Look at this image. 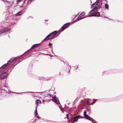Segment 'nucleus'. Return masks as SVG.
<instances>
[{"label": "nucleus", "instance_id": "nucleus-18", "mask_svg": "<svg viewBox=\"0 0 123 123\" xmlns=\"http://www.w3.org/2000/svg\"><path fill=\"white\" fill-rule=\"evenodd\" d=\"M60 109L61 111H62V112L63 113L64 111V110L63 109V108L62 107H60Z\"/></svg>", "mask_w": 123, "mask_h": 123}, {"label": "nucleus", "instance_id": "nucleus-5", "mask_svg": "<svg viewBox=\"0 0 123 123\" xmlns=\"http://www.w3.org/2000/svg\"><path fill=\"white\" fill-rule=\"evenodd\" d=\"M69 25V23H67L65 24L62 27L60 30L61 31H63L64 29H66L68 27Z\"/></svg>", "mask_w": 123, "mask_h": 123}, {"label": "nucleus", "instance_id": "nucleus-29", "mask_svg": "<svg viewBox=\"0 0 123 123\" xmlns=\"http://www.w3.org/2000/svg\"><path fill=\"white\" fill-rule=\"evenodd\" d=\"M98 5V3H97V4H96V5H96V6H97V5Z\"/></svg>", "mask_w": 123, "mask_h": 123}, {"label": "nucleus", "instance_id": "nucleus-17", "mask_svg": "<svg viewBox=\"0 0 123 123\" xmlns=\"http://www.w3.org/2000/svg\"><path fill=\"white\" fill-rule=\"evenodd\" d=\"M80 15H81V16H84L85 15V12H82L81 13V14Z\"/></svg>", "mask_w": 123, "mask_h": 123}, {"label": "nucleus", "instance_id": "nucleus-26", "mask_svg": "<svg viewBox=\"0 0 123 123\" xmlns=\"http://www.w3.org/2000/svg\"><path fill=\"white\" fill-rule=\"evenodd\" d=\"M79 118H84V117H82L80 116V117H79Z\"/></svg>", "mask_w": 123, "mask_h": 123}, {"label": "nucleus", "instance_id": "nucleus-23", "mask_svg": "<svg viewBox=\"0 0 123 123\" xmlns=\"http://www.w3.org/2000/svg\"><path fill=\"white\" fill-rule=\"evenodd\" d=\"M23 0H18L17 2H20L22 1Z\"/></svg>", "mask_w": 123, "mask_h": 123}, {"label": "nucleus", "instance_id": "nucleus-25", "mask_svg": "<svg viewBox=\"0 0 123 123\" xmlns=\"http://www.w3.org/2000/svg\"><path fill=\"white\" fill-rule=\"evenodd\" d=\"M52 45V44L51 43H50L49 44V46L51 47Z\"/></svg>", "mask_w": 123, "mask_h": 123}, {"label": "nucleus", "instance_id": "nucleus-20", "mask_svg": "<svg viewBox=\"0 0 123 123\" xmlns=\"http://www.w3.org/2000/svg\"><path fill=\"white\" fill-rule=\"evenodd\" d=\"M105 8L106 9H107L108 8V5L107 4H105Z\"/></svg>", "mask_w": 123, "mask_h": 123}, {"label": "nucleus", "instance_id": "nucleus-16", "mask_svg": "<svg viewBox=\"0 0 123 123\" xmlns=\"http://www.w3.org/2000/svg\"><path fill=\"white\" fill-rule=\"evenodd\" d=\"M97 100L94 99L93 100V102L91 104L93 105L94 103H95L96 101Z\"/></svg>", "mask_w": 123, "mask_h": 123}, {"label": "nucleus", "instance_id": "nucleus-10", "mask_svg": "<svg viewBox=\"0 0 123 123\" xmlns=\"http://www.w3.org/2000/svg\"><path fill=\"white\" fill-rule=\"evenodd\" d=\"M80 117V115H78L77 116L75 117L74 118V120L72 122L73 123H74L76 122H77L78 120V119L79 118V117Z\"/></svg>", "mask_w": 123, "mask_h": 123}, {"label": "nucleus", "instance_id": "nucleus-19", "mask_svg": "<svg viewBox=\"0 0 123 123\" xmlns=\"http://www.w3.org/2000/svg\"><path fill=\"white\" fill-rule=\"evenodd\" d=\"M35 0H28V4L30 3L32 1H34Z\"/></svg>", "mask_w": 123, "mask_h": 123}, {"label": "nucleus", "instance_id": "nucleus-4", "mask_svg": "<svg viewBox=\"0 0 123 123\" xmlns=\"http://www.w3.org/2000/svg\"><path fill=\"white\" fill-rule=\"evenodd\" d=\"M8 75V74L4 72H3L0 75V79H4Z\"/></svg>", "mask_w": 123, "mask_h": 123}, {"label": "nucleus", "instance_id": "nucleus-2", "mask_svg": "<svg viewBox=\"0 0 123 123\" xmlns=\"http://www.w3.org/2000/svg\"><path fill=\"white\" fill-rule=\"evenodd\" d=\"M11 29L8 28H7L1 30H0V34H6L7 32H9Z\"/></svg>", "mask_w": 123, "mask_h": 123}, {"label": "nucleus", "instance_id": "nucleus-24", "mask_svg": "<svg viewBox=\"0 0 123 123\" xmlns=\"http://www.w3.org/2000/svg\"><path fill=\"white\" fill-rule=\"evenodd\" d=\"M66 116L67 117V119H68L69 118H68V114H67L66 115Z\"/></svg>", "mask_w": 123, "mask_h": 123}, {"label": "nucleus", "instance_id": "nucleus-27", "mask_svg": "<svg viewBox=\"0 0 123 123\" xmlns=\"http://www.w3.org/2000/svg\"><path fill=\"white\" fill-rule=\"evenodd\" d=\"M37 118H38L39 119V118L40 119V118H41V117H39L38 116H37Z\"/></svg>", "mask_w": 123, "mask_h": 123}, {"label": "nucleus", "instance_id": "nucleus-9", "mask_svg": "<svg viewBox=\"0 0 123 123\" xmlns=\"http://www.w3.org/2000/svg\"><path fill=\"white\" fill-rule=\"evenodd\" d=\"M17 57L15 58H12L10 59V60L8 61V64H10L12 63L13 61H14L17 58Z\"/></svg>", "mask_w": 123, "mask_h": 123}, {"label": "nucleus", "instance_id": "nucleus-21", "mask_svg": "<svg viewBox=\"0 0 123 123\" xmlns=\"http://www.w3.org/2000/svg\"><path fill=\"white\" fill-rule=\"evenodd\" d=\"M35 116L37 115V110H36L35 111Z\"/></svg>", "mask_w": 123, "mask_h": 123}, {"label": "nucleus", "instance_id": "nucleus-7", "mask_svg": "<svg viewBox=\"0 0 123 123\" xmlns=\"http://www.w3.org/2000/svg\"><path fill=\"white\" fill-rule=\"evenodd\" d=\"M53 99L52 100L56 103L59 104L60 102L58 100V99L56 97H53Z\"/></svg>", "mask_w": 123, "mask_h": 123}, {"label": "nucleus", "instance_id": "nucleus-11", "mask_svg": "<svg viewBox=\"0 0 123 123\" xmlns=\"http://www.w3.org/2000/svg\"><path fill=\"white\" fill-rule=\"evenodd\" d=\"M40 44V43L37 44L33 45L32 47L31 48V49H34L35 48L37 47L38 46V45H39Z\"/></svg>", "mask_w": 123, "mask_h": 123}, {"label": "nucleus", "instance_id": "nucleus-30", "mask_svg": "<svg viewBox=\"0 0 123 123\" xmlns=\"http://www.w3.org/2000/svg\"><path fill=\"white\" fill-rule=\"evenodd\" d=\"M73 118H72L71 120H73Z\"/></svg>", "mask_w": 123, "mask_h": 123}, {"label": "nucleus", "instance_id": "nucleus-13", "mask_svg": "<svg viewBox=\"0 0 123 123\" xmlns=\"http://www.w3.org/2000/svg\"><path fill=\"white\" fill-rule=\"evenodd\" d=\"M84 18V17H83V16H82L80 15L79 16H78L77 19H78V20H80L81 19H83Z\"/></svg>", "mask_w": 123, "mask_h": 123}, {"label": "nucleus", "instance_id": "nucleus-14", "mask_svg": "<svg viewBox=\"0 0 123 123\" xmlns=\"http://www.w3.org/2000/svg\"><path fill=\"white\" fill-rule=\"evenodd\" d=\"M36 104L37 105H38L39 104H40L41 103V101L40 100L38 99L36 100Z\"/></svg>", "mask_w": 123, "mask_h": 123}, {"label": "nucleus", "instance_id": "nucleus-28", "mask_svg": "<svg viewBox=\"0 0 123 123\" xmlns=\"http://www.w3.org/2000/svg\"><path fill=\"white\" fill-rule=\"evenodd\" d=\"M95 4H96V3H94L92 5H95Z\"/></svg>", "mask_w": 123, "mask_h": 123}, {"label": "nucleus", "instance_id": "nucleus-8", "mask_svg": "<svg viewBox=\"0 0 123 123\" xmlns=\"http://www.w3.org/2000/svg\"><path fill=\"white\" fill-rule=\"evenodd\" d=\"M100 8V7L99 6L95 7L91 11L90 13H91L92 12H94L97 11L98 9H99Z\"/></svg>", "mask_w": 123, "mask_h": 123}, {"label": "nucleus", "instance_id": "nucleus-22", "mask_svg": "<svg viewBox=\"0 0 123 123\" xmlns=\"http://www.w3.org/2000/svg\"><path fill=\"white\" fill-rule=\"evenodd\" d=\"M90 12H91V11H90V12H89V13H90V14H92V15H93V14H94V12H91V13H90Z\"/></svg>", "mask_w": 123, "mask_h": 123}, {"label": "nucleus", "instance_id": "nucleus-1", "mask_svg": "<svg viewBox=\"0 0 123 123\" xmlns=\"http://www.w3.org/2000/svg\"><path fill=\"white\" fill-rule=\"evenodd\" d=\"M57 31H55L52 32L50 34L48 35L43 40V41H47L49 40L53 39L54 37L56 35Z\"/></svg>", "mask_w": 123, "mask_h": 123}, {"label": "nucleus", "instance_id": "nucleus-12", "mask_svg": "<svg viewBox=\"0 0 123 123\" xmlns=\"http://www.w3.org/2000/svg\"><path fill=\"white\" fill-rule=\"evenodd\" d=\"M8 64L7 63L3 65L0 68V69H2L4 68L6 66H7L8 65Z\"/></svg>", "mask_w": 123, "mask_h": 123}, {"label": "nucleus", "instance_id": "nucleus-15", "mask_svg": "<svg viewBox=\"0 0 123 123\" xmlns=\"http://www.w3.org/2000/svg\"><path fill=\"white\" fill-rule=\"evenodd\" d=\"M22 14V13H21V12L20 11L19 12L16 13V16H20Z\"/></svg>", "mask_w": 123, "mask_h": 123}, {"label": "nucleus", "instance_id": "nucleus-3", "mask_svg": "<svg viewBox=\"0 0 123 123\" xmlns=\"http://www.w3.org/2000/svg\"><path fill=\"white\" fill-rule=\"evenodd\" d=\"M83 115L85 118L93 122L92 120H93V119L86 114V111H84Z\"/></svg>", "mask_w": 123, "mask_h": 123}, {"label": "nucleus", "instance_id": "nucleus-6", "mask_svg": "<svg viewBox=\"0 0 123 123\" xmlns=\"http://www.w3.org/2000/svg\"><path fill=\"white\" fill-rule=\"evenodd\" d=\"M100 16V13L99 12H95L94 14L93 15H88L86 16L85 17H92V16H96V17H99Z\"/></svg>", "mask_w": 123, "mask_h": 123}]
</instances>
